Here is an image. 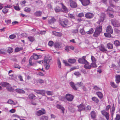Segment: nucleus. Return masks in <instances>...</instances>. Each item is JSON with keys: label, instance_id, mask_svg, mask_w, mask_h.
Instances as JSON below:
<instances>
[{"label": "nucleus", "instance_id": "f257e3e1", "mask_svg": "<svg viewBox=\"0 0 120 120\" xmlns=\"http://www.w3.org/2000/svg\"><path fill=\"white\" fill-rule=\"evenodd\" d=\"M59 23L61 26L64 27L68 28L72 25L71 22L67 19L63 21L60 20Z\"/></svg>", "mask_w": 120, "mask_h": 120}, {"label": "nucleus", "instance_id": "f03ea898", "mask_svg": "<svg viewBox=\"0 0 120 120\" xmlns=\"http://www.w3.org/2000/svg\"><path fill=\"white\" fill-rule=\"evenodd\" d=\"M107 33L104 34L105 36L107 37H110L111 36V34H112L113 32V30L112 27L110 26H108L106 29Z\"/></svg>", "mask_w": 120, "mask_h": 120}, {"label": "nucleus", "instance_id": "7ed1b4c3", "mask_svg": "<svg viewBox=\"0 0 120 120\" xmlns=\"http://www.w3.org/2000/svg\"><path fill=\"white\" fill-rule=\"evenodd\" d=\"M102 30V26H98L94 34H93L94 36L95 37H97L99 36Z\"/></svg>", "mask_w": 120, "mask_h": 120}, {"label": "nucleus", "instance_id": "20e7f679", "mask_svg": "<svg viewBox=\"0 0 120 120\" xmlns=\"http://www.w3.org/2000/svg\"><path fill=\"white\" fill-rule=\"evenodd\" d=\"M1 85L4 87H6L7 89L9 91L11 92L13 91V90L12 87L10 86L9 84L6 82H2L1 83Z\"/></svg>", "mask_w": 120, "mask_h": 120}, {"label": "nucleus", "instance_id": "39448f33", "mask_svg": "<svg viewBox=\"0 0 120 120\" xmlns=\"http://www.w3.org/2000/svg\"><path fill=\"white\" fill-rule=\"evenodd\" d=\"M112 24L113 26L115 27H119L120 26V25L118 21L114 19L111 20Z\"/></svg>", "mask_w": 120, "mask_h": 120}, {"label": "nucleus", "instance_id": "423d86ee", "mask_svg": "<svg viewBox=\"0 0 120 120\" xmlns=\"http://www.w3.org/2000/svg\"><path fill=\"white\" fill-rule=\"evenodd\" d=\"M101 112L102 114L105 116L107 120L109 119V115L108 112H106L105 110L101 111Z\"/></svg>", "mask_w": 120, "mask_h": 120}, {"label": "nucleus", "instance_id": "0eeeda50", "mask_svg": "<svg viewBox=\"0 0 120 120\" xmlns=\"http://www.w3.org/2000/svg\"><path fill=\"white\" fill-rule=\"evenodd\" d=\"M83 6H86L89 4L90 3V0H79Z\"/></svg>", "mask_w": 120, "mask_h": 120}, {"label": "nucleus", "instance_id": "6e6552de", "mask_svg": "<svg viewBox=\"0 0 120 120\" xmlns=\"http://www.w3.org/2000/svg\"><path fill=\"white\" fill-rule=\"evenodd\" d=\"M45 111L44 109H42L41 110L37 111L36 112V114L38 116H40L41 115L45 114Z\"/></svg>", "mask_w": 120, "mask_h": 120}, {"label": "nucleus", "instance_id": "1a4fd4ad", "mask_svg": "<svg viewBox=\"0 0 120 120\" xmlns=\"http://www.w3.org/2000/svg\"><path fill=\"white\" fill-rule=\"evenodd\" d=\"M65 98L68 101H71L73 99L74 97L71 94H67L66 95Z\"/></svg>", "mask_w": 120, "mask_h": 120}, {"label": "nucleus", "instance_id": "9d476101", "mask_svg": "<svg viewBox=\"0 0 120 120\" xmlns=\"http://www.w3.org/2000/svg\"><path fill=\"white\" fill-rule=\"evenodd\" d=\"M77 106L78 108V110L79 111L84 110L86 107L85 105L83 104H81Z\"/></svg>", "mask_w": 120, "mask_h": 120}, {"label": "nucleus", "instance_id": "9b49d317", "mask_svg": "<svg viewBox=\"0 0 120 120\" xmlns=\"http://www.w3.org/2000/svg\"><path fill=\"white\" fill-rule=\"evenodd\" d=\"M105 15L104 13H102L101 14V15L100 16V19H99V21L98 22L99 24H100V23L103 21L105 19Z\"/></svg>", "mask_w": 120, "mask_h": 120}, {"label": "nucleus", "instance_id": "f8f14e48", "mask_svg": "<svg viewBox=\"0 0 120 120\" xmlns=\"http://www.w3.org/2000/svg\"><path fill=\"white\" fill-rule=\"evenodd\" d=\"M113 9L110 7H108L107 10L106 11L107 12L109 16L110 17L113 18L114 17V15L112 14H111L109 13L113 11Z\"/></svg>", "mask_w": 120, "mask_h": 120}, {"label": "nucleus", "instance_id": "ddd939ff", "mask_svg": "<svg viewBox=\"0 0 120 120\" xmlns=\"http://www.w3.org/2000/svg\"><path fill=\"white\" fill-rule=\"evenodd\" d=\"M85 17L88 19H90L92 18L94 16V14L92 13L88 12L85 15Z\"/></svg>", "mask_w": 120, "mask_h": 120}, {"label": "nucleus", "instance_id": "4468645a", "mask_svg": "<svg viewBox=\"0 0 120 120\" xmlns=\"http://www.w3.org/2000/svg\"><path fill=\"white\" fill-rule=\"evenodd\" d=\"M54 46L56 49H60L62 47V45L61 43L58 42H56L54 44Z\"/></svg>", "mask_w": 120, "mask_h": 120}, {"label": "nucleus", "instance_id": "2eb2a0df", "mask_svg": "<svg viewBox=\"0 0 120 120\" xmlns=\"http://www.w3.org/2000/svg\"><path fill=\"white\" fill-rule=\"evenodd\" d=\"M69 1L70 2V5L71 7L75 8L77 7V4L75 2L72 0H70Z\"/></svg>", "mask_w": 120, "mask_h": 120}, {"label": "nucleus", "instance_id": "dca6fc26", "mask_svg": "<svg viewBox=\"0 0 120 120\" xmlns=\"http://www.w3.org/2000/svg\"><path fill=\"white\" fill-rule=\"evenodd\" d=\"M56 107L57 109H61L62 111V113L63 114L64 113L65 109L63 107L59 104H57Z\"/></svg>", "mask_w": 120, "mask_h": 120}, {"label": "nucleus", "instance_id": "f3484780", "mask_svg": "<svg viewBox=\"0 0 120 120\" xmlns=\"http://www.w3.org/2000/svg\"><path fill=\"white\" fill-rule=\"evenodd\" d=\"M61 4L62 6V9L63 10V12L66 13H67L68 11V9L63 4L61 3Z\"/></svg>", "mask_w": 120, "mask_h": 120}, {"label": "nucleus", "instance_id": "a211bd4d", "mask_svg": "<svg viewBox=\"0 0 120 120\" xmlns=\"http://www.w3.org/2000/svg\"><path fill=\"white\" fill-rule=\"evenodd\" d=\"M42 14L41 11H37L34 13V15L36 17H39L41 16Z\"/></svg>", "mask_w": 120, "mask_h": 120}, {"label": "nucleus", "instance_id": "6ab92c4d", "mask_svg": "<svg viewBox=\"0 0 120 120\" xmlns=\"http://www.w3.org/2000/svg\"><path fill=\"white\" fill-rule=\"evenodd\" d=\"M44 62V65H49L50 64V60L47 58H45Z\"/></svg>", "mask_w": 120, "mask_h": 120}, {"label": "nucleus", "instance_id": "aec40b11", "mask_svg": "<svg viewBox=\"0 0 120 120\" xmlns=\"http://www.w3.org/2000/svg\"><path fill=\"white\" fill-rule=\"evenodd\" d=\"M29 98L33 100H35L36 98V96L33 94H31L28 96Z\"/></svg>", "mask_w": 120, "mask_h": 120}, {"label": "nucleus", "instance_id": "412c9836", "mask_svg": "<svg viewBox=\"0 0 120 120\" xmlns=\"http://www.w3.org/2000/svg\"><path fill=\"white\" fill-rule=\"evenodd\" d=\"M78 61L79 63L81 64H85L87 63V62L86 60L82 59H79L78 60Z\"/></svg>", "mask_w": 120, "mask_h": 120}, {"label": "nucleus", "instance_id": "4be33fe9", "mask_svg": "<svg viewBox=\"0 0 120 120\" xmlns=\"http://www.w3.org/2000/svg\"><path fill=\"white\" fill-rule=\"evenodd\" d=\"M107 47L109 49H113V45L111 43H109L107 44Z\"/></svg>", "mask_w": 120, "mask_h": 120}, {"label": "nucleus", "instance_id": "5701e85b", "mask_svg": "<svg viewBox=\"0 0 120 120\" xmlns=\"http://www.w3.org/2000/svg\"><path fill=\"white\" fill-rule=\"evenodd\" d=\"M115 110V107L114 106V105L113 104V106L110 110V113L111 114V116L112 117L114 113Z\"/></svg>", "mask_w": 120, "mask_h": 120}, {"label": "nucleus", "instance_id": "b1692460", "mask_svg": "<svg viewBox=\"0 0 120 120\" xmlns=\"http://www.w3.org/2000/svg\"><path fill=\"white\" fill-rule=\"evenodd\" d=\"M56 21V20L53 17H51L48 20V22L49 24L53 23Z\"/></svg>", "mask_w": 120, "mask_h": 120}, {"label": "nucleus", "instance_id": "393cba45", "mask_svg": "<svg viewBox=\"0 0 120 120\" xmlns=\"http://www.w3.org/2000/svg\"><path fill=\"white\" fill-rule=\"evenodd\" d=\"M116 81L117 83L120 82V75H116Z\"/></svg>", "mask_w": 120, "mask_h": 120}, {"label": "nucleus", "instance_id": "a878e982", "mask_svg": "<svg viewBox=\"0 0 120 120\" xmlns=\"http://www.w3.org/2000/svg\"><path fill=\"white\" fill-rule=\"evenodd\" d=\"M52 33L53 34H54L55 36H57L60 37L62 35L61 33L60 32H56L55 31H52Z\"/></svg>", "mask_w": 120, "mask_h": 120}, {"label": "nucleus", "instance_id": "bb28decb", "mask_svg": "<svg viewBox=\"0 0 120 120\" xmlns=\"http://www.w3.org/2000/svg\"><path fill=\"white\" fill-rule=\"evenodd\" d=\"M16 91L19 93L24 94L25 93V91L23 90L19 89H17L15 90Z\"/></svg>", "mask_w": 120, "mask_h": 120}, {"label": "nucleus", "instance_id": "cd10ccee", "mask_svg": "<svg viewBox=\"0 0 120 120\" xmlns=\"http://www.w3.org/2000/svg\"><path fill=\"white\" fill-rule=\"evenodd\" d=\"M88 63L87 62V63H85V64L84 65V67L86 69H89L91 68V65H89L88 64Z\"/></svg>", "mask_w": 120, "mask_h": 120}, {"label": "nucleus", "instance_id": "c85d7f7f", "mask_svg": "<svg viewBox=\"0 0 120 120\" xmlns=\"http://www.w3.org/2000/svg\"><path fill=\"white\" fill-rule=\"evenodd\" d=\"M68 61L71 64H74L76 62V60L75 59H68Z\"/></svg>", "mask_w": 120, "mask_h": 120}, {"label": "nucleus", "instance_id": "c756f323", "mask_svg": "<svg viewBox=\"0 0 120 120\" xmlns=\"http://www.w3.org/2000/svg\"><path fill=\"white\" fill-rule=\"evenodd\" d=\"M91 117L94 118L95 117L96 115L95 112L94 111H92L91 112Z\"/></svg>", "mask_w": 120, "mask_h": 120}, {"label": "nucleus", "instance_id": "7c9ffc66", "mask_svg": "<svg viewBox=\"0 0 120 120\" xmlns=\"http://www.w3.org/2000/svg\"><path fill=\"white\" fill-rule=\"evenodd\" d=\"M92 100L94 101L95 102L98 103L99 102V100H98V98L95 97H93L92 98Z\"/></svg>", "mask_w": 120, "mask_h": 120}, {"label": "nucleus", "instance_id": "2f4dec72", "mask_svg": "<svg viewBox=\"0 0 120 120\" xmlns=\"http://www.w3.org/2000/svg\"><path fill=\"white\" fill-rule=\"evenodd\" d=\"M114 44L116 46L120 45V42L118 40H116L114 42Z\"/></svg>", "mask_w": 120, "mask_h": 120}, {"label": "nucleus", "instance_id": "473e14b6", "mask_svg": "<svg viewBox=\"0 0 120 120\" xmlns=\"http://www.w3.org/2000/svg\"><path fill=\"white\" fill-rule=\"evenodd\" d=\"M96 93L98 97L99 98H102L103 95L101 92H97Z\"/></svg>", "mask_w": 120, "mask_h": 120}, {"label": "nucleus", "instance_id": "72a5a7b5", "mask_svg": "<svg viewBox=\"0 0 120 120\" xmlns=\"http://www.w3.org/2000/svg\"><path fill=\"white\" fill-rule=\"evenodd\" d=\"M28 39L31 42H33L35 40V38L33 37L29 36L28 37Z\"/></svg>", "mask_w": 120, "mask_h": 120}, {"label": "nucleus", "instance_id": "f704fd0d", "mask_svg": "<svg viewBox=\"0 0 120 120\" xmlns=\"http://www.w3.org/2000/svg\"><path fill=\"white\" fill-rule=\"evenodd\" d=\"M99 49L102 52H105L107 50L103 46H101L99 48Z\"/></svg>", "mask_w": 120, "mask_h": 120}, {"label": "nucleus", "instance_id": "c9c22d12", "mask_svg": "<svg viewBox=\"0 0 120 120\" xmlns=\"http://www.w3.org/2000/svg\"><path fill=\"white\" fill-rule=\"evenodd\" d=\"M31 57H32V59L33 58L35 60L38 59L39 57L38 55L35 54H34L33 56Z\"/></svg>", "mask_w": 120, "mask_h": 120}, {"label": "nucleus", "instance_id": "e433bc0d", "mask_svg": "<svg viewBox=\"0 0 120 120\" xmlns=\"http://www.w3.org/2000/svg\"><path fill=\"white\" fill-rule=\"evenodd\" d=\"M68 16L69 18L72 19H75V15L73 14H68Z\"/></svg>", "mask_w": 120, "mask_h": 120}, {"label": "nucleus", "instance_id": "4c0bfd02", "mask_svg": "<svg viewBox=\"0 0 120 120\" xmlns=\"http://www.w3.org/2000/svg\"><path fill=\"white\" fill-rule=\"evenodd\" d=\"M110 85L112 87L114 88H116L117 87V86L115 84L114 82H110Z\"/></svg>", "mask_w": 120, "mask_h": 120}, {"label": "nucleus", "instance_id": "58836bf2", "mask_svg": "<svg viewBox=\"0 0 120 120\" xmlns=\"http://www.w3.org/2000/svg\"><path fill=\"white\" fill-rule=\"evenodd\" d=\"M13 51V49L11 47H9L7 50V51L8 53H11Z\"/></svg>", "mask_w": 120, "mask_h": 120}, {"label": "nucleus", "instance_id": "ea45409f", "mask_svg": "<svg viewBox=\"0 0 120 120\" xmlns=\"http://www.w3.org/2000/svg\"><path fill=\"white\" fill-rule=\"evenodd\" d=\"M70 84L71 86L75 90H76L77 89L76 88L74 85V83L73 82H70Z\"/></svg>", "mask_w": 120, "mask_h": 120}, {"label": "nucleus", "instance_id": "a19ab883", "mask_svg": "<svg viewBox=\"0 0 120 120\" xmlns=\"http://www.w3.org/2000/svg\"><path fill=\"white\" fill-rule=\"evenodd\" d=\"M40 120H48V117L45 116H43L40 118Z\"/></svg>", "mask_w": 120, "mask_h": 120}, {"label": "nucleus", "instance_id": "79ce46f5", "mask_svg": "<svg viewBox=\"0 0 120 120\" xmlns=\"http://www.w3.org/2000/svg\"><path fill=\"white\" fill-rule=\"evenodd\" d=\"M24 11L25 12L29 13L31 9L30 8L26 7L24 8Z\"/></svg>", "mask_w": 120, "mask_h": 120}, {"label": "nucleus", "instance_id": "37998d69", "mask_svg": "<svg viewBox=\"0 0 120 120\" xmlns=\"http://www.w3.org/2000/svg\"><path fill=\"white\" fill-rule=\"evenodd\" d=\"M45 91L44 90H40V92L39 94L44 95L45 93Z\"/></svg>", "mask_w": 120, "mask_h": 120}, {"label": "nucleus", "instance_id": "c03bdc74", "mask_svg": "<svg viewBox=\"0 0 120 120\" xmlns=\"http://www.w3.org/2000/svg\"><path fill=\"white\" fill-rule=\"evenodd\" d=\"M94 31V30L93 28H91L89 31L86 32L87 34H92Z\"/></svg>", "mask_w": 120, "mask_h": 120}, {"label": "nucleus", "instance_id": "a18cd8bd", "mask_svg": "<svg viewBox=\"0 0 120 120\" xmlns=\"http://www.w3.org/2000/svg\"><path fill=\"white\" fill-rule=\"evenodd\" d=\"M46 93L48 95H52L53 94L52 91H46Z\"/></svg>", "mask_w": 120, "mask_h": 120}, {"label": "nucleus", "instance_id": "49530a36", "mask_svg": "<svg viewBox=\"0 0 120 120\" xmlns=\"http://www.w3.org/2000/svg\"><path fill=\"white\" fill-rule=\"evenodd\" d=\"M6 50L4 49H2L0 50V53L5 54L6 53Z\"/></svg>", "mask_w": 120, "mask_h": 120}, {"label": "nucleus", "instance_id": "de8ad7c7", "mask_svg": "<svg viewBox=\"0 0 120 120\" xmlns=\"http://www.w3.org/2000/svg\"><path fill=\"white\" fill-rule=\"evenodd\" d=\"M80 32L82 35H84L85 34V32L83 29H81L80 30Z\"/></svg>", "mask_w": 120, "mask_h": 120}, {"label": "nucleus", "instance_id": "09e8293b", "mask_svg": "<svg viewBox=\"0 0 120 120\" xmlns=\"http://www.w3.org/2000/svg\"><path fill=\"white\" fill-rule=\"evenodd\" d=\"M54 10L56 12H59L60 11V8L59 7L57 6L55 8Z\"/></svg>", "mask_w": 120, "mask_h": 120}, {"label": "nucleus", "instance_id": "8fccbe9b", "mask_svg": "<svg viewBox=\"0 0 120 120\" xmlns=\"http://www.w3.org/2000/svg\"><path fill=\"white\" fill-rule=\"evenodd\" d=\"M8 10L6 8L4 7V8L2 10L4 14H6L8 11Z\"/></svg>", "mask_w": 120, "mask_h": 120}, {"label": "nucleus", "instance_id": "3c124183", "mask_svg": "<svg viewBox=\"0 0 120 120\" xmlns=\"http://www.w3.org/2000/svg\"><path fill=\"white\" fill-rule=\"evenodd\" d=\"M16 37V36L15 35V34H12L11 35H10L9 36V38L11 39H13L15 38Z\"/></svg>", "mask_w": 120, "mask_h": 120}, {"label": "nucleus", "instance_id": "603ef678", "mask_svg": "<svg viewBox=\"0 0 120 120\" xmlns=\"http://www.w3.org/2000/svg\"><path fill=\"white\" fill-rule=\"evenodd\" d=\"M96 62H93L91 64V67H95L97 66L96 64L95 63Z\"/></svg>", "mask_w": 120, "mask_h": 120}, {"label": "nucleus", "instance_id": "864d4df0", "mask_svg": "<svg viewBox=\"0 0 120 120\" xmlns=\"http://www.w3.org/2000/svg\"><path fill=\"white\" fill-rule=\"evenodd\" d=\"M76 85L77 86L79 87H80L83 85V83L81 82H77L76 83Z\"/></svg>", "mask_w": 120, "mask_h": 120}, {"label": "nucleus", "instance_id": "5fc2aeb1", "mask_svg": "<svg viewBox=\"0 0 120 120\" xmlns=\"http://www.w3.org/2000/svg\"><path fill=\"white\" fill-rule=\"evenodd\" d=\"M65 49L67 52H69L70 51V48H69V46H66L65 48Z\"/></svg>", "mask_w": 120, "mask_h": 120}, {"label": "nucleus", "instance_id": "6e6d98bb", "mask_svg": "<svg viewBox=\"0 0 120 120\" xmlns=\"http://www.w3.org/2000/svg\"><path fill=\"white\" fill-rule=\"evenodd\" d=\"M63 62L64 63L65 65L66 66H70V65L68 64L67 62L65 60H63Z\"/></svg>", "mask_w": 120, "mask_h": 120}, {"label": "nucleus", "instance_id": "4d7b16f0", "mask_svg": "<svg viewBox=\"0 0 120 120\" xmlns=\"http://www.w3.org/2000/svg\"><path fill=\"white\" fill-rule=\"evenodd\" d=\"M120 115L117 114L116 115V117L115 118V119L116 120H120Z\"/></svg>", "mask_w": 120, "mask_h": 120}, {"label": "nucleus", "instance_id": "13d9d810", "mask_svg": "<svg viewBox=\"0 0 120 120\" xmlns=\"http://www.w3.org/2000/svg\"><path fill=\"white\" fill-rule=\"evenodd\" d=\"M53 42L52 41H49L48 43V45L50 46H52L53 44Z\"/></svg>", "mask_w": 120, "mask_h": 120}, {"label": "nucleus", "instance_id": "bf43d9fd", "mask_svg": "<svg viewBox=\"0 0 120 120\" xmlns=\"http://www.w3.org/2000/svg\"><path fill=\"white\" fill-rule=\"evenodd\" d=\"M57 64H58V66L59 68H61V63L60 61V60L58 59L57 60Z\"/></svg>", "mask_w": 120, "mask_h": 120}, {"label": "nucleus", "instance_id": "052dcab7", "mask_svg": "<svg viewBox=\"0 0 120 120\" xmlns=\"http://www.w3.org/2000/svg\"><path fill=\"white\" fill-rule=\"evenodd\" d=\"M22 48H16L15 49V50L16 52H17L22 50Z\"/></svg>", "mask_w": 120, "mask_h": 120}, {"label": "nucleus", "instance_id": "680f3d73", "mask_svg": "<svg viewBox=\"0 0 120 120\" xmlns=\"http://www.w3.org/2000/svg\"><path fill=\"white\" fill-rule=\"evenodd\" d=\"M74 74L76 76H79L80 75V73L79 72H75L74 73Z\"/></svg>", "mask_w": 120, "mask_h": 120}, {"label": "nucleus", "instance_id": "e2e57ef3", "mask_svg": "<svg viewBox=\"0 0 120 120\" xmlns=\"http://www.w3.org/2000/svg\"><path fill=\"white\" fill-rule=\"evenodd\" d=\"M14 8L15 10H17L19 11L20 10V8L18 5L14 6Z\"/></svg>", "mask_w": 120, "mask_h": 120}, {"label": "nucleus", "instance_id": "0e129e2a", "mask_svg": "<svg viewBox=\"0 0 120 120\" xmlns=\"http://www.w3.org/2000/svg\"><path fill=\"white\" fill-rule=\"evenodd\" d=\"M32 57H31L30 58L29 60V62L30 64V65H32Z\"/></svg>", "mask_w": 120, "mask_h": 120}, {"label": "nucleus", "instance_id": "69168bd1", "mask_svg": "<svg viewBox=\"0 0 120 120\" xmlns=\"http://www.w3.org/2000/svg\"><path fill=\"white\" fill-rule=\"evenodd\" d=\"M14 67L15 68H18L19 69H20V67L18 64H15L14 65Z\"/></svg>", "mask_w": 120, "mask_h": 120}, {"label": "nucleus", "instance_id": "338daca9", "mask_svg": "<svg viewBox=\"0 0 120 120\" xmlns=\"http://www.w3.org/2000/svg\"><path fill=\"white\" fill-rule=\"evenodd\" d=\"M91 59L93 62H96V60L93 56H91Z\"/></svg>", "mask_w": 120, "mask_h": 120}, {"label": "nucleus", "instance_id": "774afa93", "mask_svg": "<svg viewBox=\"0 0 120 120\" xmlns=\"http://www.w3.org/2000/svg\"><path fill=\"white\" fill-rule=\"evenodd\" d=\"M84 15V14L83 13H79L78 14V16L80 17H82Z\"/></svg>", "mask_w": 120, "mask_h": 120}]
</instances>
